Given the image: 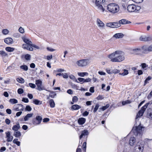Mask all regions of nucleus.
Listing matches in <instances>:
<instances>
[{"label":"nucleus","mask_w":152,"mask_h":152,"mask_svg":"<svg viewBox=\"0 0 152 152\" xmlns=\"http://www.w3.org/2000/svg\"><path fill=\"white\" fill-rule=\"evenodd\" d=\"M22 47L24 49H26L30 51H33V48L31 47V46L30 45H26L25 44H24L23 45Z\"/></svg>","instance_id":"nucleus-15"},{"label":"nucleus","mask_w":152,"mask_h":152,"mask_svg":"<svg viewBox=\"0 0 152 152\" xmlns=\"http://www.w3.org/2000/svg\"><path fill=\"white\" fill-rule=\"evenodd\" d=\"M141 65L143 69H144L145 68H146L148 66V65L145 63H142L141 64Z\"/></svg>","instance_id":"nucleus-55"},{"label":"nucleus","mask_w":152,"mask_h":152,"mask_svg":"<svg viewBox=\"0 0 152 152\" xmlns=\"http://www.w3.org/2000/svg\"><path fill=\"white\" fill-rule=\"evenodd\" d=\"M25 110L26 111H30L31 110L32 108L30 106L27 105L26 107Z\"/></svg>","instance_id":"nucleus-46"},{"label":"nucleus","mask_w":152,"mask_h":152,"mask_svg":"<svg viewBox=\"0 0 152 152\" xmlns=\"http://www.w3.org/2000/svg\"><path fill=\"white\" fill-rule=\"evenodd\" d=\"M42 120V118L41 116H37L35 118L33 119L32 122L34 125H38L41 123Z\"/></svg>","instance_id":"nucleus-9"},{"label":"nucleus","mask_w":152,"mask_h":152,"mask_svg":"<svg viewBox=\"0 0 152 152\" xmlns=\"http://www.w3.org/2000/svg\"><path fill=\"white\" fill-rule=\"evenodd\" d=\"M5 123L9 125L10 123V121L8 118H6L5 119Z\"/></svg>","instance_id":"nucleus-62"},{"label":"nucleus","mask_w":152,"mask_h":152,"mask_svg":"<svg viewBox=\"0 0 152 152\" xmlns=\"http://www.w3.org/2000/svg\"><path fill=\"white\" fill-rule=\"evenodd\" d=\"M22 38L23 42L26 43V45H28L31 46L32 45V42L26 37H23Z\"/></svg>","instance_id":"nucleus-17"},{"label":"nucleus","mask_w":152,"mask_h":152,"mask_svg":"<svg viewBox=\"0 0 152 152\" xmlns=\"http://www.w3.org/2000/svg\"><path fill=\"white\" fill-rule=\"evenodd\" d=\"M72 88L76 90H79L78 89L79 86L75 84H72Z\"/></svg>","instance_id":"nucleus-49"},{"label":"nucleus","mask_w":152,"mask_h":152,"mask_svg":"<svg viewBox=\"0 0 152 152\" xmlns=\"http://www.w3.org/2000/svg\"><path fill=\"white\" fill-rule=\"evenodd\" d=\"M23 90L22 88H19L18 90V93L19 94H21L23 93Z\"/></svg>","instance_id":"nucleus-48"},{"label":"nucleus","mask_w":152,"mask_h":152,"mask_svg":"<svg viewBox=\"0 0 152 152\" xmlns=\"http://www.w3.org/2000/svg\"><path fill=\"white\" fill-rule=\"evenodd\" d=\"M67 93L70 94H73L72 90L70 89L68 90L67 91Z\"/></svg>","instance_id":"nucleus-64"},{"label":"nucleus","mask_w":152,"mask_h":152,"mask_svg":"<svg viewBox=\"0 0 152 152\" xmlns=\"http://www.w3.org/2000/svg\"><path fill=\"white\" fill-rule=\"evenodd\" d=\"M107 9L112 13H117L119 10V6L115 3H111L107 6Z\"/></svg>","instance_id":"nucleus-2"},{"label":"nucleus","mask_w":152,"mask_h":152,"mask_svg":"<svg viewBox=\"0 0 152 152\" xmlns=\"http://www.w3.org/2000/svg\"><path fill=\"white\" fill-rule=\"evenodd\" d=\"M0 55L2 57L3 61L4 63H6L7 60L5 59L6 57H8V54L4 51L0 50Z\"/></svg>","instance_id":"nucleus-12"},{"label":"nucleus","mask_w":152,"mask_h":152,"mask_svg":"<svg viewBox=\"0 0 152 152\" xmlns=\"http://www.w3.org/2000/svg\"><path fill=\"white\" fill-rule=\"evenodd\" d=\"M6 137L7 138V142H10L12 141L13 139L12 136H11L10 133L9 132H6Z\"/></svg>","instance_id":"nucleus-18"},{"label":"nucleus","mask_w":152,"mask_h":152,"mask_svg":"<svg viewBox=\"0 0 152 152\" xmlns=\"http://www.w3.org/2000/svg\"><path fill=\"white\" fill-rule=\"evenodd\" d=\"M91 81V79L90 78H88L86 79H84V83L90 82Z\"/></svg>","instance_id":"nucleus-63"},{"label":"nucleus","mask_w":152,"mask_h":152,"mask_svg":"<svg viewBox=\"0 0 152 152\" xmlns=\"http://www.w3.org/2000/svg\"><path fill=\"white\" fill-rule=\"evenodd\" d=\"M128 74V70L124 69V72L122 73H119V74L123 76H124L127 75Z\"/></svg>","instance_id":"nucleus-39"},{"label":"nucleus","mask_w":152,"mask_h":152,"mask_svg":"<svg viewBox=\"0 0 152 152\" xmlns=\"http://www.w3.org/2000/svg\"><path fill=\"white\" fill-rule=\"evenodd\" d=\"M47 49L50 52H53L55 50L54 49H53L52 48H50V47H47Z\"/></svg>","instance_id":"nucleus-56"},{"label":"nucleus","mask_w":152,"mask_h":152,"mask_svg":"<svg viewBox=\"0 0 152 152\" xmlns=\"http://www.w3.org/2000/svg\"><path fill=\"white\" fill-rule=\"evenodd\" d=\"M89 133L87 130H84L81 131V134L80 136V139H81L83 137L87 136L88 134Z\"/></svg>","instance_id":"nucleus-16"},{"label":"nucleus","mask_w":152,"mask_h":152,"mask_svg":"<svg viewBox=\"0 0 152 152\" xmlns=\"http://www.w3.org/2000/svg\"><path fill=\"white\" fill-rule=\"evenodd\" d=\"M124 35L122 33H116L113 36V37L116 38H121L123 37Z\"/></svg>","instance_id":"nucleus-25"},{"label":"nucleus","mask_w":152,"mask_h":152,"mask_svg":"<svg viewBox=\"0 0 152 152\" xmlns=\"http://www.w3.org/2000/svg\"><path fill=\"white\" fill-rule=\"evenodd\" d=\"M6 113L8 114H10L12 113L11 110L10 109H7L6 110Z\"/></svg>","instance_id":"nucleus-61"},{"label":"nucleus","mask_w":152,"mask_h":152,"mask_svg":"<svg viewBox=\"0 0 152 152\" xmlns=\"http://www.w3.org/2000/svg\"><path fill=\"white\" fill-rule=\"evenodd\" d=\"M78 75L80 77H84L85 76H87L88 73L87 72H79L78 73Z\"/></svg>","instance_id":"nucleus-33"},{"label":"nucleus","mask_w":152,"mask_h":152,"mask_svg":"<svg viewBox=\"0 0 152 152\" xmlns=\"http://www.w3.org/2000/svg\"><path fill=\"white\" fill-rule=\"evenodd\" d=\"M52 55H51L50 56H45L44 58L45 59H47L48 60H49L52 59Z\"/></svg>","instance_id":"nucleus-47"},{"label":"nucleus","mask_w":152,"mask_h":152,"mask_svg":"<svg viewBox=\"0 0 152 152\" xmlns=\"http://www.w3.org/2000/svg\"><path fill=\"white\" fill-rule=\"evenodd\" d=\"M151 77L150 76H148L145 81L144 86L151 79Z\"/></svg>","instance_id":"nucleus-40"},{"label":"nucleus","mask_w":152,"mask_h":152,"mask_svg":"<svg viewBox=\"0 0 152 152\" xmlns=\"http://www.w3.org/2000/svg\"><path fill=\"white\" fill-rule=\"evenodd\" d=\"M28 85L30 87L33 88H35L36 87L35 84L32 83H29Z\"/></svg>","instance_id":"nucleus-53"},{"label":"nucleus","mask_w":152,"mask_h":152,"mask_svg":"<svg viewBox=\"0 0 152 152\" xmlns=\"http://www.w3.org/2000/svg\"><path fill=\"white\" fill-rule=\"evenodd\" d=\"M106 25L107 26L112 28H117L120 26L121 25L118 23H106Z\"/></svg>","instance_id":"nucleus-10"},{"label":"nucleus","mask_w":152,"mask_h":152,"mask_svg":"<svg viewBox=\"0 0 152 152\" xmlns=\"http://www.w3.org/2000/svg\"><path fill=\"white\" fill-rule=\"evenodd\" d=\"M33 115V113H28L27 114L24 118V121H28L29 118H30L32 117Z\"/></svg>","instance_id":"nucleus-27"},{"label":"nucleus","mask_w":152,"mask_h":152,"mask_svg":"<svg viewBox=\"0 0 152 152\" xmlns=\"http://www.w3.org/2000/svg\"><path fill=\"white\" fill-rule=\"evenodd\" d=\"M33 103L37 105H40L42 104V102L41 101L37 99H34L33 100Z\"/></svg>","instance_id":"nucleus-30"},{"label":"nucleus","mask_w":152,"mask_h":152,"mask_svg":"<svg viewBox=\"0 0 152 152\" xmlns=\"http://www.w3.org/2000/svg\"><path fill=\"white\" fill-rule=\"evenodd\" d=\"M131 23L130 21L126 19H122L119 21L118 23H120V24L121 25V24H124L130 23Z\"/></svg>","instance_id":"nucleus-22"},{"label":"nucleus","mask_w":152,"mask_h":152,"mask_svg":"<svg viewBox=\"0 0 152 152\" xmlns=\"http://www.w3.org/2000/svg\"><path fill=\"white\" fill-rule=\"evenodd\" d=\"M24 58L27 60H30L31 58V56L29 54H26L24 56Z\"/></svg>","instance_id":"nucleus-36"},{"label":"nucleus","mask_w":152,"mask_h":152,"mask_svg":"<svg viewBox=\"0 0 152 152\" xmlns=\"http://www.w3.org/2000/svg\"><path fill=\"white\" fill-rule=\"evenodd\" d=\"M81 108V106L77 104H75L71 106V109L72 110H77Z\"/></svg>","instance_id":"nucleus-28"},{"label":"nucleus","mask_w":152,"mask_h":152,"mask_svg":"<svg viewBox=\"0 0 152 152\" xmlns=\"http://www.w3.org/2000/svg\"><path fill=\"white\" fill-rule=\"evenodd\" d=\"M21 133L19 131L15 132L13 134L14 136L16 137H19L21 136Z\"/></svg>","instance_id":"nucleus-29"},{"label":"nucleus","mask_w":152,"mask_h":152,"mask_svg":"<svg viewBox=\"0 0 152 152\" xmlns=\"http://www.w3.org/2000/svg\"><path fill=\"white\" fill-rule=\"evenodd\" d=\"M141 9L140 7L136 6L132 4L129 5L127 7V10L130 12H137Z\"/></svg>","instance_id":"nucleus-3"},{"label":"nucleus","mask_w":152,"mask_h":152,"mask_svg":"<svg viewBox=\"0 0 152 152\" xmlns=\"http://www.w3.org/2000/svg\"><path fill=\"white\" fill-rule=\"evenodd\" d=\"M17 80L20 83H22L24 82V80L22 78H18L17 79Z\"/></svg>","instance_id":"nucleus-44"},{"label":"nucleus","mask_w":152,"mask_h":152,"mask_svg":"<svg viewBox=\"0 0 152 152\" xmlns=\"http://www.w3.org/2000/svg\"><path fill=\"white\" fill-rule=\"evenodd\" d=\"M80 82H82L81 83V84L84 83V78H78L77 79Z\"/></svg>","instance_id":"nucleus-52"},{"label":"nucleus","mask_w":152,"mask_h":152,"mask_svg":"<svg viewBox=\"0 0 152 152\" xmlns=\"http://www.w3.org/2000/svg\"><path fill=\"white\" fill-rule=\"evenodd\" d=\"M141 50L140 48L133 49L131 50V53L133 54H139L141 53Z\"/></svg>","instance_id":"nucleus-20"},{"label":"nucleus","mask_w":152,"mask_h":152,"mask_svg":"<svg viewBox=\"0 0 152 152\" xmlns=\"http://www.w3.org/2000/svg\"><path fill=\"white\" fill-rule=\"evenodd\" d=\"M142 127L139 125L134 127L132 129V131L134 133L135 135L137 136L140 135L142 132Z\"/></svg>","instance_id":"nucleus-7"},{"label":"nucleus","mask_w":152,"mask_h":152,"mask_svg":"<svg viewBox=\"0 0 152 152\" xmlns=\"http://www.w3.org/2000/svg\"><path fill=\"white\" fill-rule=\"evenodd\" d=\"M20 68L25 71H27L28 69V66L26 65H21L20 66Z\"/></svg>","instance_id":"nucleus-37"},{"label":"nucleus","mask_w":152,"mask_h":152,"mask_svg":"<svg viewBox=\"0 0 152 152\" xmlns=\"http://www.w3.org/2000/svg\"><path fill=\"white\" fill-rule=\"evenodd\" d=\"M86 121V119L84 118H79L78 120V123L80 125L84 124Z\"/></svg>","instance_id":"nucleus-23"},{"label":"nucleus","mask_w":152,"mask_h":152,"mask_svg":"<svg viewBox=\"0 0 152 152\" xmlns=\"http://www.w3.org/2000/svg\"><path fill=\"white\" fill-rule=\"evenodd\" d=\"M78 100V98L77 96H74L73 97L72 99V101L73 102H76Z\"/></svg>","instance_id":"nucleus-45"},{"label":"nucleus","mask_w":152,"mask_h":152,"mask_svg":"<svg viewBox=\"0 0 152 152\" xmlns=\"http://www.w3.org/2000/svg\"><path fill=\"white\" fill-rule=\"evenodd\" d=\"M134 2L137 3H140L142 2L143 1V0H132Z\"/></svg>","instance_id":"nucleus-58"},{"label":"nucleus","mask_w":152,"mask_h":152,"mask_svg":"<svg viewBox=\"0 0 152 152\" xmlns=\"http://www.w3.org/2000/svg\"><path fill=\"white\" fill-rule=\"evenodd\" d=\"M136 139L135 137H131L129 140V144L131 146H133L135 142Z\"/></svg>","instance_id":"nucleus-21"},{"label":"nucleus","mask_w":152,"mask_h":152,"mask_svg":"<svg viewBox=\"0 0 152 152\" xmlns=\"http://www.w3.org/2000/svg\"><path fill=\"white\" fill-rule=\"evenodd\" d=\"M143 145L141 142H138L134 148V152H142Z\"/></svg>","instance_id":"nucleus-6"},{"label":"nucleus","mask_w":152,"mask_h":152,"mask_svg":"<svg viewBox=\"0 0 152 152\" xmlns=\"http://www.w3.org/2000/svg\"><path fill=\"white\" fill-rule=\"evenodd\" d=\"M5 50L9 52H12L14 51L15 48L10 47H7L5 48Z\"/></svg>","instance_id":"nucleus-32"},{"label":"nucleus","mask_w":152,"mask_h":152,"mask_svg":"<svg viewBox=\"0 0 152 152\" xmlns=\"http://www.w3.org/2000/svg\"><path fill=\"white\" fill-rule=\"evenodd\" d=\"M103 98L104 97L102 95H99L97 97V99L98 100H100L103 99Z\"/></svg>","instance_id":"nucleus-60"},{"label":"nucleus","mask_w":152,"mask_h":152,"mask_svg":"<svg viewBox=\"0 0 152 152\" xmlns=\"http://www.w3.org/2000/svg\"><path fill=\"white\" fill-rule=\"evenodd\" d=\"M108 57L111 59L112 62H120L125 59L124 53L119 50L108 55Z\"/></svg>","instance_id":"nucleus-1"},{"label":"nucleus","mask_w":152,"mask_h":152,"mask_svg":"<svg viewBox=\"0 0 152 152\" xmlns=\"http://www.w3.org/2000/svg\"><path fill=\"white\" fill-rule=\"evenodd\" d=\"M89 63V59H84L80 60L76 62L77 64L80 67H84L86 66Z\"/></svg>","instance_id":"nucleus-4"},{"label":"nucleus","mask_w":152,"mask_h":152,"mask_svg":"<svg viewBox=\"0 0 152 152\" xmlns=\"http://www.w3.org/2000/svg\"><path fill=\"white\" fill-rule=\"evenodd\" d=\"M56 95V94L54 92L50 91L49 96L51 98H53Z\"/></svg>","instance_id":"nucleus-41"},{"label":"nucleus","mask_w":152,"mask_h":152,"mask_svg":"<svg viewBox=\"0 0 152 152\" xmlns=\"http://www.w3.org/2000/svg\"><path fill=\"white\" fill-rule=\"evenodd\" d=\"M143 52L145 53L152 51V45L149 46H143L142 48Z\"/></svg>","instance_id":"nucleus-13"},{"label":"nucleus","mask_w":152,"mask_h":152,"mask_svg":"<svg viewBox=\"0 0 152 152\" xmlns=\"http://www.w3.org/2000/svg\"><path fill=\"white\" fill-rule=\"evenodd\" d=\"M83 150L85 151L86 148V142H83Z\"/></svg>","instance_id":"nucleus-51"},{"label":"nucleus","mask_w":152,"mask_h":152,"mask_svg":"<svg viewBox=\"0 0 152 152\" xmlns=\"http://www.w3.org/2000/svg\"><path fill=\"white\" fill-rule=\"evenodd\" d=\"M9 102L12 104L17 103L18 102L17 100L15 99H11L9 100Z\"/></svg>","instance_id":"nucleus-35"},{"label":"nucleus","mask_w":152,"mask_h":152,"mask_svg":"<svg viewBox=\"0 0 152 152\" xmlns=\"http://www.w3.org/2000/svg\"><path fill=\"white\" fill-rule=\"evenodd\" d=\"M19 31L22 34H23L24 32V29L21 27H20L18 29Z\"/></svg>","instance_id":"nucleus-50"},{"label":"nucleus","mask_w":152,"mask_h":152,"mask_svg":"<svg viewBox=\"0 0 152 152\" xmlns=\"http://www.w3.org/2000/svg\"><path fill=\"white\" fill-rule=\"evenodd\" d=\"M9 32V30L7 29H4L2 30V33L4 35H7L8 34Z\"/></svg>","instance_id":"nucleus-43"},{"label":"nucleus","mask_w":152,"mask_h":152,"mask_svg":"<svg viewBox=\"0 0 152 152\" xmlns=\"http://www.w3.org/2000/svg\"><path fill=\"white\" fill-rule=\"evenodd\" d=\"M140 39L142 41H150L152 40V35L147 37L145 36H142L140 37Z\"/></svg>","instance_id":"nucleus-14"},{"label":"nucleus","mask_w":152,"mask_h":152,"mask_svg":"<svg viewBox=\"0 0 152 152\" xmlns=\"http://www.w3.org/2000/svg\"><path fill=\"white\" fill-rule=\"evenodd\" d=\"M4 42L8 45L12 44L13 42V39L10 37L4 39Z\"/></svg>","instance_id":"nucleus-19"},{"label":"nucleus","mask_w":152,"mask_h":152,"mask_svg":"<svg viewBox=\"0 0 152 152\" xmlns=\"http://www.w3.org/2000/svg\"><path fill=\"white\" fill-rule=\"evenodd\" d=\"M20 127L19 123L17 124L16 125H14L12 127V129L15 132L17 131Z\"/></svg>","instance_id":"nucleus-24"},{"label":"nucleus","mask_w":152,"mask_h":152,"mask_svg":"<svg viewBox=\"0 0 152 152\" xmlns=\"http://www.w3.org/2000/svg\"><path fill=\"white\" fill-rule=\"evenodd\" d=\"M19 106H22L23 105L20 104H17L15 105H14L13 107V110L16 111H19L20 110V109L19 108Z\"/></svg>","instance_id":"nucleus-31"},{"label":"nucleus","mask_w":152,"mask_h":152,"mask_svg":"<svg viewBox=\"0 0 152 152\" xmlns=\"http://www.w3.org/2000/svg\"><path fill=\"white\" fill-rule=\"evenodd\" d=\"M148 103H147L143 106L142 107L141 110L139 111L136 115V119H137L138 118L140 117L143 115L148 105Z\"/></svg>","instance_id":"nucleus-8"},{"label":"nucleus","mask_w":152,"mask_h":152,"mask_svg":"<svg viewBox=\"0 0 152 152\" xmlns=\"http://www.w3.org/2000/svg\"><path fill=\"white\" fill-rule=\"evenodd\" d=\"M88 114V112H87V111H85L83 113L82 115L83 116H87Z\"/></svg>","instance_id":"nucleus-57"},{"label":"nucleus","mask_w":152,"mask_h":152,"mask_svg":"<svg viewBox=\"0 0 152 152\" xmlns=\"http://www.w3.org/2000/svg\"><path fill=\"white\" fill-rule=\"evenodd\" d=\"M97 25L99 26L103 27L104 25V23H103L99 19L97 18Z\"/></svg>","instance_id":"nucleus-26"},{"label":"nucleus","mask_w":152,"mask_h":152,"mask_svg":"<svg viewBox=\"0 0 152 152\" xmlns=\"http://www.w3.org/2000/svg\"><path fill=\"white\" fill-rule=\"evenodd\" d=\"M132 102V101L129 100H126L125 101H122V105H124L126 104H130Z\"/></svg>","instance_id":"nucleus-38"},{"label":"nucleus","mask_w":152,"mask_h":152,"mask_svg":"<svg viewBox=\"0 0 152 152\" xmlns=\"http://www.w3.org/2000/svg\"><path fill=\"white\" fill-rule=\"evenodd\" d=\"M35 83L37 86V90L40 91L44 89V88L42 87V82L41 80H36Z\"/></svg>","instance_id":"nucleus-11"},{"label":"nucleus","mask_w":152,"mask_h":152,"mask_svg":"<svg viewBox=\"0 0 152 152\" xmlns=\"http://www.w3.org/2000/svg\"><path fill=\"white\" fill-rule=\"evenodd\" d=\"M22 101L25 103H28V100L27 98H23Z\"/></svg>","instance_id":"nucleus-59"},{"label":"nucleus","mask_w":152,"mask_h":152,"mask_svg":"<svg viewBox=\"0 0 152 152\" xmlns=\"http://www.w3.org/2000/svg\"><path fill=\"white\" fill-rule=\"evenodd\" d=\"M105 0H95V4L97 7V9L103 12L104 11V9L103 7L102 4L105 1Z\"/></svg>","instance_id":"nucleus-5"},{"label":"nucleus","mask_w":152,"mask_h":152,"mask_svg":"<svg viewBox=\"0 0 152 152\" xmlns=\"http://www.w3.org/2000/svg\"><path fill=\"white\" fill-rule=\"evenodd\" d=\"M49 104L50 107L52 108H53L55 107V103L53 100L52 99H51L49 101Z\"/></svg>","instance_id":"nucleus-34"},{"label":"nucleus","mask_w":152,"mask_h":152,"mask_svg":"<svg viewBox=\"0 0 152 152\" xmlns=\"http://www.w3.org/2000/svg\"><path fill=\"white\" fill-rule=\"evenodd\" d=\"M99 107V105L98 103H97L95 106V108L93 110V112L95 113L96 112L97 110L98 109Z\"/></svg>","instance_id":"nucleus-42"},{"label":"nucleus","mask_w":152,"mask_h":152,"mask_svg":"<svg viewBox=\"0 0 152 152\" xmlns=\"http://www.w3.org/2000/svg\"><path fill=\"white\" fill-rule=\"evenodd\" d=\"M119 72V70L117 69H114L112 70V72L113 73H114L115 74H116L118 73Z\"/></svg>","instance_id":"nucleus-54"}]
</instances>
